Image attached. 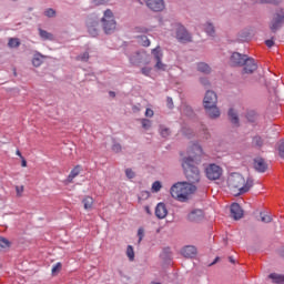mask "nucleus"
<instances>
[{
	"instance_id": "obj_1",
	"label": "nucleus",
	"mask_w": 284,
	"mask_h": 284,
	"mask_svg": "<svg viewBox=\"0 0 284 284\" xmlns=\"http://www.w3.org/2000/svg\"><path fill=\"white\" fill-rule=\"evenodd\" d=\"M201 156H203V149L199 144H193L187 150V156L182 159V168L184 170V174L189 183L192 185L201 181V171H199V168L194 165L201 161Z\"/></svg>"
},
{
	"instance_id": "obj_2",
	"label": "nucleus",
	"mask_w": 284,
	"mask_h": 284,
	"mask_svg": "<svg viewBox=\"0 0 284 284\" xmlns=\"http://www.w3.org/2000/svg\"><path fill=\"white\" fill-rule=\"evenodd\" d=\"M229 187L234 194V196H241V194H246V192H250V189L252 185H254V181L252 179L245 180L241 173H233L229 176L227 180Z\"/></svg>"
},
{
	"instance_id": "obj_3",
	"label": "nucleus",
	"mask_w": 284,
	"mask_h": 284,
	"mask_svg": "<svg viewBox=\"0 0 284 284\" xmlns=\"http://www.w3.org/2000/svg\"><path fill=\"white\" fill-rule=\"evenodd\" d=\"M196 192V185L190 182H178L171 186L170 194L176 201L185 203Z\"/></svg>"
},
{
	"instance_id": "obj_4",
	"label": "nucleus",
	"mask_w": 284,
	"mask_h": 284,
	"mask_svg": "<svg viewBox=\"0 0 284 284\" xmlns=\"http://www.w3.org/2000/svg\"><path fill=\"white\" fill-rule=\"evenodd\" d=\"M101 21L105 34H112V32L116 30V20H114V13L112 12V10H105Z\"/></svg>"
},
{
	"instance_id": "obj_5",
	"label": "nucleus",
	"mask_w": 284,
	"mask_h": 284,
	"mask_svg": "<svg viewBox=\"0 0 284 284\" xmlns=\"http://www.w3.org/2000/svg\"><path fill=\"white\" fill-rule=\"evenodd\" d=\"M173 30H175V37L180 43H189V41H192V36L183 24L174 23Z\"/></svg>"
},
{
	"instance_id": "obj_6",
	"label": "nucleus",
	"mask_w": 284,
	"mask_h": 284,
	"mask_svg": "<svg viewBox=\"0 0 284 284\" xmlns=\"http://www.w3.org/2000/svg\"><path fill=\"white\" fill-rule=\"evenodd\" d=\"M283 21H284V11L283 9L276 11L271 19L270 22V29L272 32H276V30H281L283 27Z\"/></svg>"
},
{
	"instance_id": "obj_7",
	"label": "nucleus",
	"mask_w": 284,
	"mask_h": 284,
	"mask_svg": "<svg viewBox=\"0 0 284 284\" xmlns=\"http://www.w3.org/2000/svg\"><path fill=\"white\" fill-rule=\"evenodd\" d=\"M205 174L210 181H219L223 176V169L216 164H210L205 169Z\"/></svg>"
},
{
	"instance_id": "obj_8",
	"label": "nucleus",
	"mask_w": 284,
	"mask_h": 284,
	"mask_svg": "<svg viewBox=\"0 0 284 284\" xmlns=\"http://www.w3.org/2000/svg\"><path fill=\"white\" fill-rule=\"evenodd\" d=\"M144 2L152 12H163L165 10V0H144Z\"/></svg>"
},
{
	"instance_id": "obj_9",
	"label": "nucleus",
	"mask_w": 284,
	"mask_h": 284,
	"mask_svg": "<svg viewBox=\"0 0 284 284\" xmlns=\"http://www.w3.org/2000/svg\"><path fill=\"white\" fill-rule=\"evenodd\" d=\"M87 29L91 37H99V19L94 17L88 18Z\"/></svg>"
},
{
	"instance_id": "obj_10",
	"label": "nucleus",
	"mask_w": 284,
	"mask_h": 284,
	"mask_svg": "<svg viewBox=\"0 0 284 284\" xmlns=\"http://www.w3.org/2000/svg\"><path fill=\"white\" fill-rule=\"evenodd\" d=\"M217 101L219 98H216V93H214V91H206L203 100L204 108H212L216 105Z\"/></svg>"
},
{
	"instance_id": "obj_11",
	"label": "nucleus",
	"mask_w": 284,
	"mask_h": 284,
	"mask_svg": "<svg viewBox=\"0 0 284 284\" xmlns=\"http://www.w3.org/2000/svg\"><path fill=\"white\" fill-rule=\"evenodd\" d=\"M242 65H244V72L246 74H252V72L256 71V69L258 68V65L256 64V60H254L253 58H248L247 55Z\"/></svg>"
},
{
	"instance_id": "obj_12",
	"label": "nucleus",
	"mask_w": 284,
	"mask_h": 284,
	"mask_svg": "<svg viewBox=\"0 0 284 284\" xmlns=\"http://www.w3.org/2000/svg\"><path fill=\"white\" fill-rule=\"evenodd\" d=\"M231 216H233L235 221H239V219H243V209H241V205H239V203H233L231 205Z\"/></svg>"
},
{
	"instance_id": "obj_13",
	"label": "nucleus",
	"mask_w": 284,
	"mask_h": 284,
	"mask_svg": "<svg viewBox=\"0 0 284 284\" xmlns=\"http://www.w3.org/2000/svg\"><path fill=\"white\" fill-rule=\"evenodd\" d=\"M246 58H247V55H243L239 52H234L231 55V63H232V65H243V63H245Z\"/></svg>"
},
{
	"instance_id": "obj_14",
	"label": "nucleus",
	"mask_w": 284,
	"mask_h": 284,
	"mask_svg": "<svg viewBox=\"0 0 284 284\" xmlns=\"http://www.w3.org/2000/svg\"><path fill=\"white\" fill-rule=\"evenodd\" d=\"M203 210H193L191 213H189V221H192L193 223H199V221H203Z\"/></svg>"
},
{
	"instance_id": "obj_15",
	"label": "nucleus",
	"mask_w": 284,
	"mask_h": 284,
	"mask_svg": "<svg viewBox=\"0 0 284 284\" xmlns=\"http://www.w3.org/2000/svg\"><path fill=\"white\" fill-rule=\"evenodd\" d=\"M181 254L185 258H194V256H196V247L192 245L184 246L181 251Z\"/></svg>"
},
{
	"instance_id": "obj_16",
	"label": "nucleus",
	"mask_w": 284,
	"mask_h": 284,
	"mask_svg": "<svg viewBox=\"0 0 284 284\" xmlns=\"http://www.w3.org/2000/svg\"><path fill=\"white\" fill-rule=\"evenodd\" d=\"M204 109L210 119H219V116H221V111L219 110V106H216V104H214L213 106H204Z\"/></svg>"
},
{
	"instance_id": "obj_17",
	"label": "nucleus",
	"mask_w": 284,
	"mask_h": 284,
	"mask_svg": "<svg viewBox=\"0 0 284 284\" xmlns=\"http://www.w3.org/2000/svg\"><path fill=\"white\" fill-rule=\"evenodd\" d=\"M82 205L87 212H92V209L94 207V199L90 195L84 196L82 199Z\"/></svg>"
},
{
	"instance_id": "obj_18",
	"label": "nucleus",
	"mask_w": 284,
	"mask_h": 284,
	"mask_svg": "<svg viewBox=\"0 0 284 284\" xmlns=\"http://www.w3.org/2000/svg\"><path fill=\"white\" fill-rule=\"evenodd\" d=\"M155 216L158 219H165L168 216V207L164 203H159L155 207Z\"/></svg>"
},
{
	"instance_id": "obj_19",
	"label": "nucleus",
	"mask_w": 284,
	"mask_h": 284,
	"mask_svg": "<svg viewBox=\"0 0 284 284\" xmlns=\"http://www.w3.org/2000/svg\"><path fill=\"white\" fill-rule=\"evenodd\" d=\"M254 168L257 172H265V170H267V164L265 163V160L257 158L254 160Z\"/></svg>"
},
{
	"instance_id": "obj_20",
	"label": "nucleus",
	"mask_w": 284,
	"mask_h": 284,
	"mask_svg": "<svg viewBox=\"0 0 284 284\" xmlns=\"http://www.w3.org/2000/svg\"><path fill=\"white\" fill-rule=\"evenodd\" d=\"M130 62L133 65H139V63H141V61H143V53L141 52H135L133 55L129 57Z\"/></svg>"
},
{
	"instance_id": "obj_21",
	"label": "nucleus",
	"mask_w": 284,
	"mask_h": 284,
	"mask_svg": "<svg viewBox=\"0 0 284 284\" xmlns=\"http://www.w3.org/2000/svg\"><path fill=\"white\" fill-rule=\"evenodd\" d=\"M197 71L202 72L203 74H210V72H212V69L210 68V65H207V63L200 62L197 63Z\"/></svg>"
},
{
	"instance_id": "obj_22",
	"label": "nucleus",
	"mask_w": 284,
	"mask_h": 284,
	"mask_svg": "<svg viewBox=\"0 0 284 284\" xmlns=\"http://www.w3.org/2000/svg\"><path fill=\"white\" fill-rule=\"evenodd\" d=\"M152 55L155 61H163V51L161 50V47L153 49Z\"/></svg>"
},
{
	"instance_id": "obj_23",
	"label": "nucleus",
	"mask_w": 284,
	"mask_h": 284,
	"mask_svg": "<svg viewBox=\"0 0 284 284\" xmlns=\"http://www.w3.org/2000/svg\"><path fill=\"white\" fill-rule=\"evenodd\" d=\"M39 34L43 41H52V39H54V36H52V33H50L43 29H39Z\"/></svg>"
},
{
	"instance_id": "obj_24",
	"label": "nucleus",
	"mask_w": 284,
	"mask_h": 284,
	"mask_svg": "<svg viewBox=\"0 0 284 284\" xmlns=\"http://www.w3.org/2000/svg\"><path fill=\"white\" fill-rule=\"evenodd\" d=\"M229 116L233 125H239V114L235 112L234 109L229 110Z\"/></svg>"
},
{
	"instance_id": "obj_25",
	"label": "nucleus",
	"mask_w": 284,
	"mask_h": 284,
	"mask_svg": "<svg viewBox=\"0 0 284 284\" xmlns=\"http://www.w3.org/2000/svg\"><path fill=\"white\" fill-rule=\"evenodd\" d=\"M203 30L209 34V37H214V24L206 22L202 26Z\"/></svg>"
},
{
	"instance_id": "obj_26",
	"label": "nucleus",
	"mask_w": 284,
	"mask_h": 284,
	"mask_svg": "<svg viewBox=\"0 0 284 284\" xmlns=\"http://www.w3.org/2000/svg\"><path fill=\"white\" fill-rule=\"evenodd\" d=\"M268 278H272L273 283L283 284L284 275H278L276 273H272L268 275Z\"/></svg>"
},
{
	"instance_id": "obj_27",
	"label": "nucleus",
	"mask_w": 284,
	"mask_h": 284,
	"mask_svg": "<svg viewBox=\"0 0 284 284\" xmlns=\"http://www.w3.org/2000/svg\"><path fill=\"white\" fill-rule=\"evenodd\" d=\"M43 55L41 53H37L33 59H32V64L34 65V68H39L41 65V63H43Z\"/></svg>"
},
{
	"instance_id": "obj_28",
	"label": "nucleus",
	"mask_w": 284,
	"mask_h": 284,
	"mask_svg": "<svg viewBox=\"0 0 284 284\" xmlns=\"http://www.w3.org/2000/svg\"><path fill=\"white\" fill-rule=\"evenodd\" d=\"M62 267H63V264H61V262L55 263L51 268L52 276H59V272H61Z\"/></svg>"
},
{
	"instance_id": "obj_29",
	"label": "nucleus",
	"mask_w": 284,
	"mask_h": 284,
	"mask_svg": "<svg viewBox=\"0 0 284 284\" xmlns=\"http://www.w3.org/2000/svg\"><path fill=\"white\" fill-rule=\"evenodd\" d=\"M125 254L131 263L134 262L135 254L134 247L132 245H128Z\"/></svg>"
},
{
	"instance_id": "obj_30",
	"label": "nucleus",
	"mask_w": 284,
	"mask_h": 284,
	"mask_svg": "<svg viewBox=\"0 0 284 284\" xmlns=\"http://www.w3.org/2000/svg\"><path fill=\"white\" fill-rule=\"evenodd\" d=\"M172 133V131H170V129L165 125H160V134L161 136H163V139H168V136H170V134Z\"/></svg>"
},
{
	"instance_id": "obj_31",
	"label": "nucleus",
	"mask_w": 284,
	"mask_h": 284,
	"mask_svg": "<svg viewBox=\"0 0 284 284\" xmlns=\"http://www.w3.org/2000/svg\"><path fill=\"white\" fill-rule=\"evenodd\" d=\"M9 48H19L21 41L18 38H10L8 42Z\"/></svg>"
},
{
	"instance_id": "obj_32",
	"label": "nucleus",
	"mask_w": 284,
	"mask_h": 284,
	"mask_svg": "<svg viewBox=\"0 0 284 284\" xmlns=\"http://www.w3.org/2000/svg\"><path fill=\"white\" fill-rule=\"evenodd\" d=\"M162 187H163V184H161L160 181H155V182H153V184L151 186V192H153V193L161 192Z\"/></svg>"
},
{
	"instance_id": "obj_33",
	"label": "nucleus",
	"mask_w": 284,
	"mask_h": 284,
	"mask_svg": "<svg viewBox=\"0 0 284 284\" xmlns=\"http://www.w3.org/2000/svg\"><path fill=\"white\" fill-rule=\"evenodd\" d=\"M8 247H10V241L6 237H0V252L1 250H8Z\"/></svg>"
},
{
	"instance_id": "obj_34",
	"label": "nucleus",
	"mask_w": 284,
	"mask_h": 284,
	"mask_svg": "<svg viewBox=\"0 0 284 284\" xmlns=\"http://www.w3.org/2000/svg\"><path fill=\"white\" fill-rule=\"evenodd\" d=\"M138 41L141 45H143L144 48L150 47V39H148L145 36H141L138 38Z\"/></svg>"
},
{
	"instance_id": "obj_35",
	"label": "nucleus",
	"mask_w": 284,
	"mask_h": 284,
	"mask_svg": "<svg viewBox=\"0 0 284 284\" xmlns=\"http://www.w3.org/2000/svg\"><path fill=\"white\" fill-rule=\"evenodd\" d=\"M155 68L161 72H165V70H168V64L163 63V61L161 60H158L155 63Z\"/></svg>"
},
{
	"instance_id": "obj_36",
	"label": "nucleus",
	"mask_w": 284,
	"mask_h": 284,
	"mask_svg": "<svg viewBox=\"0 0 284 284\" xmlns=\"http://www.w3.org/2000/svg\"><path fill=\"white\" fill-rule=\"evenodd\" d=\"M261 221L262 223H272V215L263 212L261 213Z\"/></svg>"
},
{
	"instance_id": "obj_37",
	"label": "nucleus",
	"mask_w": 284,
	"mask_h": 284,
	"mask_svg": "<svg viewBox=\"0 0 284 284\" xmlns=\"http://www.w3.org/2000/svg\"><path fill=\"white\" fill-rule=\"evenodd\" d=\"M44 17L52 19L53 17H57V11L52 8H49L44 11Z\"/></svg>"
},
{
	"instance_id": "obj_38",
	"label": "nucleus",
	"mask_w": 284,
	"mask_h": 284,
	"mask_svg": "<svg viewBox=\"0 0 284 284\" xmlns=\"http://www.w3.org/2000/svg\"><path fill=\"white\" fill-rule=\"evenodd\" d=\"M247 121L251 123H254L256 121V112L255 111H248L246 114Z\"/></svg>"
},
{
	"instance_id": "obj_39",
	"label": "nucleus",
	"mask_w": 284,
	"mask_h": 284,
	"mask_svg": "<svg viewBox=\"0 0 284 284\" xmlns=\"http://www.w3.org/2000/svg\"><path fill=\"white\" fill-rule=\"evenodd\" d=\"M141 123H142V128L144 130H150L152 128V121H150L148 119H142Z\"/></svg>"
},
{
	"instance_id": "obj_40",
	"label": "nucleus",
	"mask_w": 284,
	"mask_h": 284,
	"mask_svg": "<svg viewBox=\"0 0 284 284\" xmlns=\"http://www.w3.org/2000/svg\"><path fill=\"white\" fill-rule=\"evenodd\" d=\"M253 145H257V148H261L263 145V139L261 136L253 138Z\"/></svg>"
},
{
	"instance_id": "obj_41",
	"label": "nucleus",
	"mask_w": 284,
	"mask_h": 284,
	"mask_svg": "<svg viewBox=\"0 0 284 284\" xmlns=\"http://www.w3.org/2000/svg\"><path fill=\"white\" fill-rule=\"evenodd\" d=\"M82 171L83 169L81 166H75L72 172V179H74V176H79V174H81Z\"/></svg>"
},
{
	"instance_id": "obj_42",
	"label": "nucleus",
	"mask_w": 284,
	"mask_h": 284,
	"mask_svg": "<svg viewBox=\"0 0 284 284\" xmlns=\"http://www.w3.org/2000/svg\"><path fill=\"white\" fill-rule=\"evenodd\" d=\"M277 150H278L280 156L284 159V141L280 142Z\"/></svg>"
},
{
	"instance_id": "obj_43",
	"label": "nucleus",
	"mask_w": 284,
	"mask_h": 284,
	"mask_svg": "<svg viewBox=\"0 0 284 284\" xmlns=\"http://www.w3.org/2000/svg\"><path fill=\"white\" fill-rule=\"evenodd\" d=\"M143 236H145V230H143V227H140L138 230L139 243H141V241H143Z\"/></svg>"
},
{
	"instance_id": "obj_44",
	"label": "nucleus",
	"mask_w": 284,
	"mask_h": 284,
	"mask_svg": "<svg viewBox=\"0 0 284 284\" xmlns=\"http://www.w3.org/2000/svg\"><path fill=\"white\" fill-rule=\"evenodd\" d=\"M125 175L128 179H134V176H136V174L134 173V171H132V169H126Z\"/></svg>"
},
{
	"instance_id": "obj_45",
	"label": "nucleus",
	"mask_w": 284,
	"mask_h": 284,
	"mask_svg": "<svg viewBox=\"0 0 284 284\" xmlns=\"http://www.w3.org/2000/svg\"><path fill=\"white\" fill-rule=\"evenodd\" d=\"M23 190H24L23 185L16 186L17 196L19 197L23 196Z\"/></svg>"
},
{
	"instance_id": "obj_46",
	"label": "nucleus",
	"mask_w": 284,
	"mask_h": 284,
	"mask_svg": "<svg viewBox=\"0 0 284 284\" xmlns=\"http://www.w3.org/2000/svg\"><path fill=\"white\" fill-rule=\"evenodd\" d=\"M90 59V54L88 52H84L82 55L78 57V61H88Z\"/></svg>"
},
{
	"instance_id": "obj_47",
	"label": "nucleus",
	"mask_w": 284,
	"mask_h": 284,
	"mask_svg": "<svg viewBox=\"0 0 284 284\" xmlns=\"http://www.w3.org/2000/svg\"><path fill=\"white\" fill-rule=\"evenodd\" d=\"M152 72V68H142V74H144V77H150V73Z\"/></svg>"
},
{
	"instance_id": "obj_48",
	"label": "nucleus",
	"mask_w": 284,
	"mask_h": 284,
	"mask_svg": "<svg viewBox=\"0 0 284 284\" xmlns=\"http://www.w3.org/2000/svg\"><path fill=\"white\" fill-rule=\"evenodd\" d=\"M112 150H113L115 153L121 152V144L114 143V144L112 145Z\"/></svg>"
},
{
	"instance_id": "obj_49",
	"label": "nucleus",
	"mask_w": 284,
	"mask_h": 284,
	"mask_svg": "<svg viewBox=\"0 0 284 284\" xmlns=\"http://www.w3.org/2000/svg\"><path fill=\"white\" fill-rule=\"evenodd\" d=\"M145 116H148L149 119H152V116H154V111L152 109H146Z\"/></svg>"
},
{
	"instance_id": "obj_50",
	"label": "nucleus",
	"mask_w": 284,
	"mask_h": 284,
	"mask_svg": "<svg viewBox=\"0 0 284 284\" xmlns=\"http://www.w3.org/2000/svg\"><path fill=\"white\" fill-rule=\"evenodd\" d=\"M108 1H110V0H93V3L95 6H103V3H108Z\"/></svg>"
},
{
	"instance_id": "obj_51",
	"label": "nucleus",
	"mask_w": 284,
	"mask_h": 284,
	"mask_svg": "<svg viewBox=\"0 0 284 284\" xmlns=\"http://www.w3.org/2000/svg\"><path fill=\"white\" fill-rule=\"evenodd\" d=\"M184 113H185L187 116H192V108L185 106Z\"/></svg>"
},
{
	"instance_id": "obj_52",
	"label": "nucleus",
	"mask_w": 284,
	"mask_h": 284,
	"mask_svg": "<svg viewBox=\"0 0 284 284\" xmlns=\"http://www.w3.org/2000/svg\"><path fill=\"white\" fill-rule=\"evenodd\" d=\"M200 83H202V85H210V81L205 78H201Z\"/></svg>"
},
{
	"instance_id": "obj_53",
	"label": "nucleus",
	"mask_w": 284,
	"mask_h": 284,
	"mask_svg": "<svg viewBox=\"0 0 284 284\" xmlns=\"http://www.w3.org/2000/svg\"><path fill=\"white\" fill-rule=\"evenodd\" d=\"M264 3H275V4H278L281 3V0H263Z\"/></svg>"
},
{
	"instance_id": "obj_54",
	"label": "nucleus",
	"mask_w": 284,
	"mask_h": 284,
	"mask_svg": "<svg viewBox=\"0 0 284 284\" xmlns=\"http://www.w3.org/2000/svg\"><path fill=\"white\" fill-rule=\"evenodd\" d=\"M21 168H28V161H26V158H21Z\"/></svg>"
},
{
	"instance_id": "obj_55",
	"label": "nucleus",
	"mask_w": 284,
	"mask_h": 284,
	"mask_svg": "<svg viewBox=\"0 0 284 284\" xmlns=\"http://www.w3.org/2000/svg\"><path fill=\"white\" fill-rule=\"evenodd\" d=\"M265 44L267 45V48H272L274 45V40H266Z\"/></svg>"
},
{
	"instance_id": "obj_56",
	"label": "nucleus",
	"mask_w": 284,
	"mask_h": 284,
	"mask_svg": "<svg viewBox=\"0 0 284 284\" xmlns=\"http://www.w3.org/2000/svg\"><path fill=\"white\" fill-rule=\"evenodd\" d=\"M168 105L169 108H172V105H174V103L172 102V98H168Z\"/></svg>"
},
{
	"instance_id": "obj_57",
	"label": "nucleus",
	"mask_w": 284,
	"mask_h": 284,
	"mask_svg": "<svg viewBox=\"0 0 284 284\" xmlns=\"http://www.w3.org/2000/svg\"><path fill=\"white\" fill-rule=\"evenodd\" d=\"M16 154H17V156H19L20 159H23V155L21 154V151L17 150V151H16Z\"/></svg>"
},
{
	"instance_id": "obj_58",
	"label": "nucleus",
	"mask_w": 284,
	"mask_h": 284,
	"mask_svg": "<svg viewBox=\"0 0 284 284\" xmlns=\"http://www.w3.org/2000/svg\"><path fill=\"white\" fill-rule=\"evenodd\" d=\"M109 97L115 98V97H116V93H114V91H110V92H109Z\"/></svg>"
},
{
	"instance_id": "obj_59",
	"label": "nucleus",
	"mask_w": 284,
	"mask_h": 284,
	"mask_svg": "<svg viewBox=\"0 0 284 284\" xmlns=\"http://www.w3.org/2000/svg\"><path fill=\"white\" fill-rule=\"evenodd\" d=\"M204 139H207V131H204Z\"/></svg>"
},
{
	"instance_id": "obj_60",
	"label": "nucleus",
	"mask_w": 284,
	"mask_h": 284,
	"mask_svg": "<svg viewBox=\"0 0 284 284\" xmlns=\"http://www.w3.org/2000/svg\"><path fill=\"white\" fill-rule=\"evenodd\" d=\"M216 261H219V257L215 258V261L212 263V265H214V263H216Z\"/></svg>"
},
{
	"instance_id": "obj_61",
	"label": "nucleus",
	"mask_w": 284,
	"mask_h": 284,
	"mask_svg": "<svg viewBox=\"0 0 284 284\" xmlns=\"http://www.w3.org/2000/svg\"><path fill=\"white\" fill-rule=\"evenodd\" d=\"M230 262H231V263H234V258L230 257Z\"/></svg>"
},
{
	"instance_id": "obj_62",
	"label": "nucleus",
	"mask_w": 284,
	"mask_h": 284,
	"mask_svg": "<svg viewBox=\"0 0 284 284\" xmlns=\"http://www.w3.org/2000/svg\"><path fill=\"white\" fill-rule=\"evenodd\" d=\"M146 212L150 213V207L146 206Z\"/></svg>"
}]
</instances>
